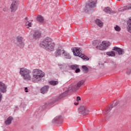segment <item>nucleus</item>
Instances as JSON below:
<instances>
[{
  "mask_svg": "<svg viewBox=\"0 0 131 131\" xmlns=\"http://www.w3.org/2000/svg\"><path fill=\"white\" fill-rule=\"evenodd\" d=\"M71 50L74 56H76V57H79V58L83 59L84 61H89V60H90V58H89L85 55L82 54V49L72 48Z\"/></svg>",
  "mask_w": 131,
  "mask_h": 131,
  "instance_id": "obj_3",
  "label": "nucleus"
},
{
  "mask_svg": "<svg viewBox=\"0 0 131 131\" xmlns=\"http://www.w3.org/2000/svg\"><path fill=\"white\" fill-rule=\"evenodd\" d=\"M80 100H81V98H80V97H79V96L77 97V99H76L77 102L80 101Z\"/></svg>",
  "mask_w": 131,
  "mask_h": 131,
  "instance_id": "obj_32",
  "label": "nucleus"
},
{
  "mask_svg": "<svg viewBox=\"0 0 131 131\" xmlns=\"http://www.w3.org/2000/svg\"><path fill=\"white\" fill-rule=\"evenodd\" d=\"M17 42H18V47H19L20 49H23L25 46V43L23 42V37L18 36L16 37Z\"/></svg>",
  "mask_w": 131,
  "mask_h": 131,
  "instance_id": "obj_10",
  "label": "nucleus"
},
{
  "mask_svg": "<svg viewBox=\"0 0 131 131\" xmlns=\"http://www.w3.org/2000/svg\"><path fill=\"white\" fill-rule=\"evenodd\" d=\"M79 67L77 64H72L70 66V68L72 69V70H75L77 68Z\"/></svg>",
  "mask_w": 131,
  "mask_h": 131,
  "instance_id": "obj_27",
  "label": "nucleus"
},
{
  "mask_svg": "<svg viewBox=\"0 0 131 131\" xmlns=\"http://www.w3.org/2000/svg\"><path fill=\"white\" fill-rule=\"evenodd\" d=\"M36 19L39 23H43V22L45 21V18H43V17L42 16H41L40 15H38L37 16V17L36 18Z\"/></svg>",
  "mask_w": 131,
  "mask_h": 131,
  "instance_id": "obj_17",
  "label": "nucleus"
},
{
  "mask_svg": "<svg viewBox=\"0 0 131 131\" xmlns=\"http://www.w3.org/2000/svg\"><path fill=\"white\" fill-rule=\"evenodd\" d=\"M111 109H112V105H111L110 106L107 107L103 111L104 114H107V113H109V112H110V111H111Z\"/></svg>",
  "mask_w": 131,
  "mask_h": 131,
  "instance_id": "obj_24",
  "label": "nucleus"
},
{
  "mask_svg": "<svg viewBox=\"0 0 131 131\" xmlns=\"http://www.w3.org/2000/svg\"><path fill=\"white\" fill-rule=\"evenodd\" d=\"M114 66H115V68H116V64H115Z\"/></svg>",
  "mask_w": 131,
  "mask_h": 131,
  "instance_id": "obj_40",
  "label": "nucleus"
},
{
  "mask_svg": "<svg viewBox=\"0 0 131 131\" xmlns=\"http://www.w3.org/2000/svg\"><path fill=\"white\" fill-rule=\"evenodd\" d=\"M19 74L23 77L24 80L29 81L31 80L33 82H43L45 81V75L46 73L42 71L35 69L32 71V78L31 77V71L25 68H21L19 69Z\"/></svg>",
  "mask_w": 131,
  "mask_h": 131,
  "instance_id": "obj_1",
  "label": "nucleus"
},
{
  "mask_svg": "<svg viewBox=\"0 0 131 131\" xmlns=\"http://www.w3.org/2000/svg\"><path fill=\"white\" fill-rule=\"evenodd\" d=\"M3 11H4V12H6V8L3 9Z\"/></svg>",
  "mask_w": 131,
  "mask_h": 131,
  "instance_id": "obj_39",
  "label": "nucleus"
},
{
  "mask_svg": "<svg viewBox=\"0 0 131 131\" xmlns=\"http://www.w3.org/2000/svg\"><path fill=\"white\" fill-rule=\"evenodd\" d=\"M0 82H2V81H0Z\"/></svg>",
  "mask_w": 131,
  "mask_h": 131,
  "instance_id": "obj_43",
  "label": "nucleus"
},
{
  "mask_svg": "<svg viewBox=\"0 0 131 131\" xmlns=\"http://www.w3.org/2000/svg\"><path fill=\"white\" fill-rule=\"evenodd\" d=\"M2 98H3V95H2L1 93H0V102L1 101H2Z\"/></svg>",
  "mask_w": 131,
  "mask_h": 131,
  "instance_id": "obj_35",
  "label": "nucleus"
},
{
  "mask_svg": "<svg viewBox=\"0 0 131 131\" xmlns=\"http://www.w3.org/2000/svg\"><path fill=\"white\" fill-rule=\"evenodd\" d=\"M25 90H26L25 92L26 93H28V91H27V88H25Z\"/></svg>",
  "mask_w": 131,
  "mask_h": 131,
  "instance_id": "obj_36",
  "label": "nucleus"
},
{
  "mask_svg": "<svg viewBox=\"0 0 131 131\" xmlns=\"http://www.w3.org/2000/svg\"><path fill=\"white\" fill-rule=\"evenodd\" d=\"M81 86H84V83L83 82L74 83L69 86L68 91L69 92H75V91H77Z\"/></svg>",
  "mask_w": 131,
  "mask_h": 131,
  "instance_id": "obj_4",
  "label": "nucleus"
},
{
  "mask_svg": "<svg viewBox=\"0 0 131 131\" xmlns=\"http://www.w3.org/2000/svg\"><path fill=\"white\" fill-rule=\"evenodd\" d=\"M79 82H84V81H83V80H81V81H79Z\"/></svg>",
  "mask_w": 131,
  "mask_h": 131,
  "instance_id": "obj_37",
  "label": "nucleus"
},
{
  "mask_svg": "<svg viewBox=\"0 0 131 131\" xmlns=\"http://www.w3.org/2000/svg\"><path fill=\"white\" fill-rule=\"evenodd\" d=\"M48 82H58V81L51 80V81H48Z\"/></svg>",
  "mask_w": 131,
  "mask_h": 131,
  "instance_id": "obj_34",
  "label": "nucleus"
},
{
  "mask_svg": "<svg viewBox=\"0 0 131 131\" xmlns=\"http://www.w3.org/2000/svg\"><path fill=\"white\" fill-rule=\"evenodd\" d=\"M95 23L97 25V26H99V27H102V26H103V22L99 19L95 20Z\"/></svg>",
  "mask_w": 131,
  "mask_h": 131,
  "instance_id": "obj_22",
  "label": "nucleus"
},
{
  "mask_svg": "<svg viewBox=\"0 0 131 131\" xmlns=\"http://www.w3.org/2000/svg\"><path fill=\"white\" fill-rule=\"evenodd\" d=\"M31 36L34 40L39 39L41 37V32L38 30H33L31 33Z\"/></svg>",
  "mask_w": 131,
  "mask_h": 131,
  "instance_id": "obj_5",
  "label": "nucleus"
},
{
  "mask_svg": "<svg viewBox=\"0 0 131 131\" xmlns=\"http://www.w3.org/2000/svg\"><path fill=\"white\" fill-rule=\"evenodd\" d=\"M62 56L66 59H71V55H70V54H69L66 51H64V53H63Z\"/></svg>",
  "mask_w": 131,
  "mask_h": 131,
  "instance_id": "obj_20",
  "label": "nucleus"
},
{
  "mask_svg": "<svg viewBox=\"0 0 131 131\" xmlns=\"http://www.w3.org/2000/svg\"><path fill=\"white\" fill-rule=\"evenodd\" d=\"M95 42H97V41H95Z\"/></svg>",
  "mask_w": 131,
  "mask_h": 131,
  "instance_id": "obj_42",
  "label": "nucleus"
},
{
  "mask_svg": "<svg viewBox=\"0 0 131 131\" xmlns=\"http://www.w3.org/2000/svg\"><path fill=\"white\" fill-rule=\"evenodd\" d=\"M67 96V92H64L62 94H60L58 97L57 98V101H60V100H62L63 98H65Z\"/></svg>",
  "mask_w": 131,
  "mask_h": 131,
  "instance_id": "obj_19",
  "label": "nucleus"
},
{
  "mask_svg": "<svg viewBox=\"0 0 131 131\" xmlns=\"http://www.w3.org/2000/svg\"><path fill=\"white\" fill-rule=\"evenodd\" d=\"M102 43L103 45L105 50H107L108 47L110 46V42L108 41H103Z\"/></svg>",
  "mask_w": 131,
  "mask_h": 131,
  "instance_id": "obj_21",
  "label": "nucleus"
},
{
  "mask_svg": "<svg viewBox=\"0 0 131 131\" xmlns=\"http://www.w3.org/2000/svg\"><path fill=\"white\" fill-rule=\"evenodd\" d=\"M97 5L96 1L91 0L89 2V4H86L85 8L87 10L89 9H92V8H95Z\"/></svg>",
  "mask_w": 131,
  "mask_h": 131,
  "instance_id": "obj_9",
  "label": "nucleus"
},
{
  "mask_svg": "<svg viewBox=\"0 0 131 131\" xmlns=\"http://www.w3.org/2000/svg\"><path fill=\"white\" fill-rule=\"evenodd\" d=\"M126 72H127V74H130L131 70L130 69L127 70Z\"/></svg>",
  "mask_w": 131,
  "mask_h": 131,
  "instance_id": "obj_33",
  "label": "nucleus"
},
{
  "mask_svg": "<svg viewBox=\"0 0 131 131\" xmlns=\"http://www.w3.org/2000/svg\"><path fill=\"white\" fill-rule=\"evenodd\" d=\"M106 55L108 57H115V52L114 51L107 52L106 53Z\"/></svg>",
  "mask_w": 131,
  "mask_h": 131,
  "instance_id": "obj_25",
  "label": "nucleus"
},
{
  "mask_svg": "<svg viewBox=\"0 0 131 131\" xmlns=\"http://www.w3.org/2000/svg\"><path fill=\"white\" fill-rule=\"evenodd\" d=\"M103 11L104 12H105V13H107V14H110L111 15H113V14H114V11L109 7L105 8Z\"/></svg>",
  "mask_w": 131,
  "mask_h": 131,
  "instance_id": "obj_15",
  "label": "nucleus"
},
{
  "mask_svg": "<svg viewBox=\"0 0 131 131\" xmlns=\"http://www.w3.org/2000/svg\"><path fill=\"white\" fill-rule=\"evenodd\" d=\"M28 23L27 24V26H29V27H31L32 23L29 22V21H28Z\"/></svg>",
  "mask_w": 131,
  "mask_h": 131,
  "instance_id": "obj_31",
  "label": "nucleus"
},
{
  "mask_svg": "<svg viewBox=\"0 0 131 131\" xmlns=\"http://www.w3.org/2000/svg\"><path fill=\"white\" fill-rule=\"evenodd\" d=\"M13 117H8L6 120L5 121V124L6 125H10L11 123H12V121H13Z\"/></svg>",
  "mask_w": 131,
  "mask_h": 131,
  "instance_id": "obj_16",
  "label": "nucleus"
},
{
  "mask_svg": "<svg viewBox=\"0 0 131 131\" xmlns=\"http://www.w3.org/2000/svg\"><path fill=\"white\" fill-rule=\"evenodd\" d=\"M94 46H95V47H96V49H98V48H99V50H100L101 51L106 50V48L104 46V44H102V43L101 44H100L99 46V45H96L95 44H94Z\"/></svg>",
  "mask_w": 131,
  "mask_h": 131,
  "instance_id": "obj_18",
  "label": "nucleus"
},
{
  "mask_svg": "<svg viewBox=\"0 0 131 131\" xmlns=\"http://www.w3.org/2000/svg\"><path fill=\"white\" fill-rule=\"evenodd\" d=\"M78 103H75V105H77Z\"/></svg>",
  "mask_w": 131,
  "mask_h": 131,
  "instance_id": "obj_41",
  "label": "nucleus"
},
{
  "mask_svg": "<svg viewBox=\"0 0 131 131\" xmlns=\"http://www.w3.org/2000/svg\"><path fill=\"white\" fill-rule=\"evenodd\" d=\"M26 21H28V17H26Z\"/></svg>",
  "mask_w": 131,
  "mask_h": 131,
  "instance_id": "obj_38",
  "label": "nucleus"
},
{
  "mask_svg": "<svg viewBox=\"0 0 131 131\" xmlns=\"http://www.w3.org/2000/svg\"><path fill=\"white\" fill-rule=\"evenodd\" d=\"M82 69L84 73H88L89 71V68L86 66H82Z\"/></svg>",
  "mask_w": 131,
  "mask_h": 131,
  "instance_id": "obj_26",
  "label": "nucleus"
},
{
  "mask_svg": "<svg viewBox=\"0 0 131 131\" xmlns=\"http://www.w3.org/2000/svg\"><path fill=\"white\" fill-rule=\"evenodd\" d=\"M127 25V31L131 34V17L126 21Z\"/></svg>",
  "mask_w": 131,
  "mask_h": 131,
  "instance_id": "obj_14",
  "label": "nucleus"
},
{
  "mask_svg": "<svg viewBox=\"0 0 131 131\" xmlns=\"http://www.w3.org/2000/svg\"><path fill=\"white\" fill-rule=\"evenodd\" d=\"M65 50L63 48L62 46H59L58 48L56 49L55 52H54V56L55 57H61L62 56L63 54H64Z\"/></svg>",
  "mask_w": 131,
  "mask_h": 131,
  "instance_id": "obj_7",
  "label": "nucleus"
},
{
  "mask_svg": "<svg viewBox=\"0 0 131 131\" xmlns=\"http://www.w3.org/2000/svg\"><path fill=\"white\" fill-rule=\"evenodd\" d=\"M50 84H51V85H57V84H58V83H57V82H50Z\"/></svg>",
  "mask_w": 131,
  "mask_h": 131,
  "instance_id": "obj_30",
  "label": "nucleus"
},
{
  "mask_svg": "<svg viewBox=\"0 0 131 131\" xmlns=\"http://www.w3.org/2000/svg\"><path fill=\"white\" fill-rule=\"evenodd\" d=\"M114 29L117 32H119V31L121 30V28L118 25H116V26L114 27Z\"/></svg>",
  "mask_w": 131,
  "mask_h": 131,
  "instance_id": "obj_28",
  "label": "nucleus"
},
{
  "mask_svg": "<svg viewBox=\"0 0 131 131\" xmlns=\"http://www.w3.org/2000/svg\"><path fill=\"white\" fill-rule=\"evenodd\" d=\"M41 48H45L46 50L54 51L55 49V43L52 42V38L47 37L40 43Z\"/></svg>",
  "mask_w": 131,
  "mask_h": 131,
  "instance_id": "obj_2",
  "label": "nucleus"
},
{
  "mask_svg": "<svg viewBox=\"0 0 131 131\" xmlns=\"http://www.w3.org/2000/svg\"><path fill=\"white\" fill-rule=\"evenodd\" d=\"M113 50V51L117 52L118 55H122L124 53V51H123V49L117 47H114Z\"/></svg>",
  "mask_w": 131,
  "mask_h": 131,
  "instance_id": "obj_11",
  "label": "nucleus"
},
{
  "mask_svg": "<svg viewBox=\"0 0 131 131\" xmlns=\"http://www.w3.org/2000/svg\"><path fill=\"white\" fill-rule=\"evenodd\" d=\"M18 5L19 2L18 0H13L10 6L11 12H16V11H17Z\"/></svg>",
  "mask_w": 131,
  "mask_h": 131,
  "instance_id": "obj_8",
  "label": "nucleus"
},
{
  "mask_svg": "<svg viewBox=\"0 0 131 131\" xmlns=\"http://www.w3.org/2000/svg\"><path fill=\"white\" fill-rule=\"evenodd\" d=\"M79 111L84 116L89 115V113H90L89 108L85 106H81L79 108Z\"/></svg>",
  "mask_w": 131,
  "mask_h": 131,
  "instance_id": "obj_6",
  "label": "nucleus"
},
{
  "mask_svg": "<svg viewBox=\"0 0 131 131\" xmlns=\"http://www.w3.org/2000/svg\"><path fill=\"white\" fill-rule=\"evenodd\" d=\"M48 90H49V86H45L42 88L41 89V94H46V93H48Z\"/></svg>",
  "mask_w": 131,
  "mask_h": 131,
  "instance_id": "obj_23",
  "label": "nucleus"
},
{
  "mask_svg": "<svg viewBox=\"0 0 131 131\" xmlns=\"http://www.w3.org/2000/svg\"><path fill=\"white\" fill-rule=\"evenodd\" d=\"M75 73H79L80 72V69L79 67L77 68L75 71Z\"/></svg>",
  "mask_w": 131,
  "mask_h": 131,
  "instance_id": "obj_29",
  "label": "nucleus"
},
{
  "mask_svg": "<svg viewBox=\"0 0 131 131\" xmlns=\"http://www.w3.org/2000/svg\"><path fill=\"white\" fill-rule=\"evenodd\" d=\"M127 10H131V4H128L126 6L121 8L119 9V12H124Z\"/></svg>",
  "mask_w": 131,
  "mask_h": 131,
  "instance_id": "obj_13",
  "label": "nucleus"
},
{
  "mask_svg": "<svg viewBox=\"0 0 131 131\" xmlns=\"http://www.w3.org/2000/svg\"><path fill=\"white\" fill-rule=\"evenodd\" d=\"M0 92L6 93L7 92V86L3 82H0Z\"/></svg>",
  "mask_w": 131,
  "mask_h": 131,
  "instance_id": "obj_12",
  "label": "nucleus"
}]
</instances>
